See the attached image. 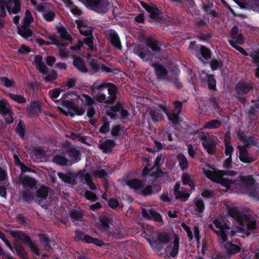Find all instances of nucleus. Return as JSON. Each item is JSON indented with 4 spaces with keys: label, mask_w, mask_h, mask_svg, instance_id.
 Wrapping results in <instances>:
<instances>
[{
    "label": "nucleus",
    "mask_w": 259,
    "mask_h": 259,
    "mask_svg": "<svg viewBox=\"0 0 259 259\" xmlns=\"http://www.w3.org/2000/svg\"><path fill=\"white\" fill-rule=\"evenodd\" d=\"M228 212L229 215L237 221L240 227L232 226L226 217H221L213 221V224L218 230L214 229L212 225L209 226V228L222 239L223 242L227 240L228 234L232 237L242 233L248 236L250 232L257 228L256 221L254 218L249 214L240 211L237 207H229Z\"/></svg>",
    "instance_id": "nucleus-1"
},
{
    "label": "nucleus",
    "mask_w": 259,
    "mask_h": 259,
    "mask_svg": "<svg viewBox=\"0 0 259 259\" xmlns=\"http://www.w3.org/2000/svg\"><path fill=\"white\" fill-rule=\"evenodd\" d=\"M135 54L139 56L143 61L148 62L154 68L157 79L164 80L168 74L167 70L161 64L155 62L152 54L146 55L141 49L135 51Z\"/></svg>",
    "instance_id": "nucleus-2"
},
{
    "label": "nucleus",
    "mask_w": 259,
    "mask_h": 259,
    "mask_svg": "<svg viewBox=\"0 0 259 259\" xmlns=\"http://www.w3.org/2000/svg\"><path fill=\"white\" fill-rule=\"evenodd\" d=\"M239 181L241 186L246 190L250 197L259 200V184L253 175H240Z\"/></svg>",
    "instance_id": "nucleus-3"
},
{
    "label": "nucleus",
    "mask_w": 259,
    "mask_h": 259,
    "mask_svg": "<svg viewBox=\"0 0 259 259\" xmlns=\"http://www.w3.org/2000/svg\"><path fill=\"white\" fill-rule=\"evenodd\" d=\"M9 233L13 238L21 241L26 245L30 249L31 252L37 256L40 255L39 249L35 241H33L31 237L22 231L10 230Z\"/></svg>",
    "instance_id": "nucleus-4"
},
{
    "label": "nucleus",
    "mask_w": 259,
    "mask_h": 259,
    "mask_svg": "<svg viewBox=\"0 0 259 259\" xmlns=\"http://www.w3.org/2000/svg\"><path fill=\"white\" fill-rule=\"evenodd\" d=\"M253 88V83L250 81H239L235 85V98L242 103L246 101L244 95L248 94Z\"/></svg>",
    "instance_id": "nucleus-5"
},
{
    "label": "nucleus",
    "mask_w": 259,
    "mask_h": 259,
    "mask_svg": "<svg viewBox=\"0 0 259 259\" xmlns=\"http://www.w3.org/2000/svg\"><path fill=\"white\" fill-rule=\"evenodd\" d=\"M10 3L14 4V7L12 8L9 4L5 0H0V16L3 18L5 17L6 15V8H7L9 13L17 14L21 10V2L20 0H9Z\"/></svg>",
    "instance_id": "nucleus-6"
},
{
    "label": "nucleus",
    "mask_w": 259,
    "mask_h": 259,
    "mask_svg": "<svg viewBox=\"0 0 259 259\" xmlns=\"http://www.w3.org/2000/svg\"><path fill=\"white\" fill-rule=\"evenodd\" d=\"M87 8L98 13H105L107 11V4L104 0H78Z\"/></svg>",
    "instance_id": "nucleus-7"
},
{
    "label": "nucleus",
    "mask_w": 259,
    "mask_h": 259,
    "mask_svg": "<svg viewBox=\"0 0 259 259\" xmlns=\"http://www.w3.org/2000/svg\"><path fill=\"white\" fill-rule=\"evenodd\" d=\"M146 45L148 48L150 49L151 51L153 52V53H151V52H148V53L146 54L144 52V48H138L137 49H141L146 55H149L152 54L153 56V59L154 58H158V56H160V52H161V48L160 46L158 43V41L153 38L151 37H147L146 39ZM136 50V49L135 50V51Z\"/></svg>",
    "instance_id": "nucleus-8"
},
{
    "label": "nucleus",
    "mask_w": 259,
    "mask_h": 259,
    "mask_svg": "<svg viewBox=\"0 0 259 259\" xmlns=\"http://www.w3.org/2000/svg\"><path fill=\"white\" fill-rule=\"evenodd\" d=\"M106 38L114 48L120 50L122 48L120 37L117 32L113 29H109L104 31Z\"/></svg>",
    "instance_id": "nucleus-9"
},
{
    "label": "nucleus",
    "mask_w": 259,
    "mask_h": 259,
    "mask_svg": "<svg viewBox=\"0 0 259 259\" xmlns=\"http://www.w3.org/2000/svg\"><path fill=\"white\" fill-rule=\"evenodd\" d=\"M242 9L252 10L259 13V0H234Z\"/></svg>",
    "instance_id": "nucleus-10"
},
{
    "label": "nucleus",
    "mask_w": 259,
    "mask_h": 259,
    "mask_svg": "<svg viewBox=\"0 0 259 259\" xmlns=\"http://www.w3.org/2000/svg\"><path fill=\"white\" fill-rule=\"evenodd\" d=\"M199 138L202 142V146H216L218 142L217 136H210L207 132L200 133Z\"/></svg>",
    "instance_id": "nucleus-11"
},
{
    "label": "nucleus",
    "mask_w": 259,
    "mask_h": 259,
    "mask_svg": "<svg viewBox=\"0 0 259 259\" xmlns=\"http://www.w3.org/2000/svg\"><path fill=\"white\" fill-rule=\"evenodd\" d=\"M26 112L29 117H37L41 112V107L39 102L36 101H32L26 107Z\"/></svg>",
    "instance_id": "nucleus-12"
},
{
    "label": "nucleus",
    "mask_w": 259,
    "mask_h": 259,
    "mask_svg": "<svg viewBox=\"0 0 259 259\" xmlns=\"http://www.w3.org/2000/svg\"><path fill=\"white\" fill-rule=\"evenodd\" d=\"M252 102L253 104L249 107L248 110V118L250 123H254L257 120L259 114V101Z\"/></svg>",
    "instance_id": "nucleus-13"
},
{
    "label": "nucleus",
    "mask_w": 259,
    "mask_h": 259,
    "mask_svg": "<svg viewBox=\"0 0 259 259\" xmlns=\"http://www.w3.org/2000/svg\"><path fill=\"white\" fill-rule=\"evenodd\" d=\"M237 138L243 144V146H255V139L252 136H248L245 133L240 130L236 133Z\"/></svg>",
    "instance_id": "nucleus-14"
},
{
    "label": "nucleus",
    "mask_w": 259,
    "mask_h": 259,
    "mask_svg": "<svg viewBox=\"0 0 259 259\" xmlns=\"http://www.w3.org/2000/svg\"><path fill=\"white\" fill-rule=\"evenodd\" d=\"M248 147H237L239 151V159L245 163H251L255 159L251 157L247 149Z\"/></svg>",
    "instance_id": "nucleus-15"
},
{
    "label": "nucleus",
    "mask_w": 259,
    "mask_h": 259,
    "mask_svg": "<svg viewBox=\"0 0 259 259\" xmlns=\"http://www.w3.org/2000/svg\"><path fill=\"white\" fill-rule=\"evenodd\" d=\"M89 64L90 68L95 73L99 72L100 70L107 73L112 72V70L111 68L107 67L104 64L99 63L95 59L91 60Z\"/></svg>",
    "instance_id": "nucleus-16"
},
{
    "label": "nucleus",
    "mask_w": 259,
    "mask_h": 259,
    "mask_svg": "<svg viewBox=\"0 0 259 259\" xmlns=\"http://www.w3.org/2000/svg\"><path fill=\"white\" fill-rule=\"evenodd\" d=\"M161 189L160 184L152 183L148 185L145 188H143L140 191V194L144 196H149L154 192H158Z\"/></svg>",
    "instance_id": "nucleus-17"
},
{
    "label": "nucleus",
    "mask_w": 259,
    "mask_h": 259,
    "mask_svg": "<svg viewBox=\"0 0 259 259\" xmlns=\"http://www.w3.org/2000/svg\"><path fill=\"white\" fill-rule=\"evenodd\" d=\"M99 221L101 223L100 229L102 231H108L110 225H112V217L110 214H105L100 217Z\"/></svg>",
    "instance_id": "nucleus-18"
},
{
    "label": "nucleus",
    "mask_w": 259,
    "mask_h": 259,
    "mask_svg": "<svg viewBox=\"0 0 259 259\" xmlns=\"http://www.w3.org/2000/svg\"><path fill=\"white\" fill-rule=\"evenodd\" d=\"M69 148L67 152L70 159V163H75L78 162L80 160L81 153L79 150H77L74 147H69Z\"/></svg>",
    "instance_id": "nucleus-19"
},
{
    "label": "nucleus",
    "mask_w": 259,
    "mask_h": 259,
    "mask_svg": "<svg viewBox=\"0 0 259 259\" xmlns=\"http://www.w3.org/2000/svg\"><path fill=\"white\" fill-rule=\"evenodd\" d=\"M108 87V98L111 104H113L117 99V88L112 83L107 82L106 88Z\"/></svg>",
    "instance_id": "nucleus-20"
},
{
    "label": "nucleus",
    "mask_w": 259,
    "mask_h": 259,
    "mask_svg": "<svg viewBox=\"0 0 259 259\" xmlns=\"http://www.w3.org/2000/svg\"><path fill=\"white\" fill-rule=\"evenodd\" d=\"M126 184L135 191L141 190L144 187L143 182L138 179H132L125 181Z\"/></svg>",
    "instance_id": "nucleus-21"
},
{
    "label": "nucleus",
    "mask_w": 259,
    "mask_h": 259,
    "mask_svg": "<svg viewBox=\"0 0 259 259\" xmlns=\"http://www.w3.org/2000/svg\"><path fill=\"white\" fill-rule=\"evenodd\" d=\"M66 7L70 9L72 14L75 16H81L82 15V11L76 6L72 0H62Z\"/></svg>",
    "instance_id": "nucleus-22"
},
{
    "label": "nucleus",
    "mask_w": 259,
    "mask_h": 259,
    "mask_svg": "<svg viewBox=\"0 0 259 259\" xmlns=\"http://www.w3.org/2000/svg\"><path fill=\"white\" fill-rule=\"evenodd\" d=\"M73 64L74 67L80 72L83 73L88 72L84 60L81 57L75 58L73 60Z\"/></svg>",
    "instance_id": "nucleus-23"
},
{
    "label": "nucleus",
    "mask_w": 259,
    "mask_h": 259,
    "mask_svg": "<svg viewBox=\"0 0 259 259\" xmlns=\"http://www.w3.org/2000/svg\"><path fill=\"white\" fill-rule=\"evenodd\" d=\"M241 245L233 244L231 241L227 242L224 247L228 254H235L241 251Z\"/></svg>",
    "instance_id": "nucleus-24"
},
{
    "label": "nucleus",
    "mask_w": 259,
    "mask_h": 259,
    "mask_svg": "<svg viewBox=\"0 0 259 259\" xmlns=\"http://www.w3.org/2000/svg\"><path fill=\"white\" fill-rule=\"evenodd\" d=\"M21 181L24 188H29L31 189L36 188L37 182L34 178L24 176Z\"/></svg>",
    "instance_id": "nucleus-25"
},
{
    "label": "nucleus",
    "mask_w": 259,
    "mask_h": 259,
    "mask_svg": "<svg viewBox=\"0 0 259 259\" xmlns=\"http://www.w3.org/2000/svg\"><path fill=\"white\" fill-rule=\"evenodd\" d=\"M9 102L6 99L0 100V113L3 116H7L8 114L12 113Z\"/></svg>",
    "instance_id": "nucleus-26"
},
{
    "label": "nucleus",
    "mask_w": 259,
    "mask_h": 259,
    "mask_svg": "<svg viewBox=\"0 0 259 259\" xmlns=\"http://www.w3.org/2000/svg\"><path fill=\"white\" fill-rule=\"evenodd\" d=\"M15 132L16 134L22 139H25L26 136V125L25 122L20 119L16 127Z\"/></svg>",
    "instance_id": "nucleus-27"
},
{
    "label": "nucleus",
    "mask_w": 259,
    "mask_h": 259,
    "mask_svg": "<svg viewBox=\"0 0 259 259\" xmlns=\"http://www.w3.org/2000/svg\"><path fill=\"white\" fill-rule=\"evenodd\" d=\"M53 161L58 165L66 166L69 165V160L63 155L56 154L53 157Z\"/></svg>",
    "instance_id": "nucleus-28"
},
{
    "label": "nucleus",
    "mask_w": 259,
    "mask_h": 259,
    "mask_svg": "<svg viewBox=\"0 0 259 259\" xmlns=\"http://www.w3.org/2000/svg\"><path fill=\"white\" fill-rule=\"evenodd\" d=\"M149 13L150 17L155 21L161 20V12L156 5H152L150 9L148 12Z\"/></svg>",
    "instance_id": "nucleus-29"
},
{
    "label": "nucleus",
    "mask_w": 259,
    "mask_h": 259,
    "mask_svg": "<svg viewBox=\"0 0 259 259\" xmlns=\"http://www.w3.org/2000/svg\"><path fill=\"white\" fill-rule=\"evenodd\" d=\"M58 176L62 181L66 184L72 185H75L77 184V181L75 178L69 175L62 172H58Z\"/></svg>",
    "instance_id": "nucleus-30"
},
{
    "label": "nucleus",
    "mask_w": 259,
    "mask_h": 259,
    "mask_svg": "<svg viewBox=\"0 0 259 259\" xmlns=\"http://www.w3.org/2000/svg\"><path fill=\"white\" fill-rule=\"evenodd\" d=\"M200 47H201V49L199 52L200 56L197 57L199 60L202 61V58L204 60L210 59L211 57V51L205 46L201 45Z\"/></svg>",
    "instance_id": "nucleus-31"
},
{
    "label": "nucleus",
    "mask_w": 259,
    "mask_h": 259,
    "mask_svg": "<svg viewBox=\"0 0 259 259\" xmlns=\"http://www.w3.org/2000/svg\"><path fill=\"white\" fill-rule=\"evenodd\" d=\"M222 125V122L219 119L210 120L205 123L203 127L205 129L212 130L219 128Z\"/></svg>",
    "instance_id": "nucleus-32"
},
{
    "label": "nucleus",
    "mask_w": 259,
    "mask_h": 259,
    "mask_svg": "<svg viewBox=\"0 0 259 259\" xmlns=\"http://www.w3.org/2000/svg\"><path fill=\"white\" fill-rule=\"evenodd\" d=\"M180 113L174 111L170 110V111L167 115L168 120L175 126H177L180 124Z\"/></svg>",
    "instance_id": "nucleus-33"
},
{
    "label": "nucleus",
    "mask_w": 259,
    "mask_h": 259,
    "mask_svg": "<svg viewBox=\"0 0 259 259\" xmlns=\"http://www.w3.org/2000/svg\"><path fill=\"white\" fill-rule=\"evenodd\" d=\"M206 77L207 78V83L208 89L209 90L216 91L217 89V81L214 78V75L212 74H206Z\"/></svg>",
    "instance_id": "nucleus-34"
},
{
    "label": "nucleus",
    "mask_w": 259,
    "mask_h": 259,
    "mask_svg": "<svg viewBox=\"0 0 259 259\" xmlns=\"http://www.w3.org/2000/svg\"><path fill=\"white\" fill-rule=\"evenodd\" d=\"M218 183L220 184L223 186L226 187L227 189H230V188L235 184V181L223 177V176L220 175L219 177Z\"/></svg>",
    "instance_id": "nucleus-35"
},
{
    "label": "nucleus",
    "mask_w": 259,
    "mask_h": 259,
    "mask_svg": "<svg viewBox=\"0 0 259 259\" xmlns=\"http://www.w3.org/2000/svg\"><path fill=\"white\" fill-rule=\"evenodd\" d=\"M14 248L17 255L20 259H28L27 256L28 254L22 246L18 245L15 242Z\"/></svg>",
    "instance_id": "nucleus-36"
},
{
    "label": "nucleus",
    "mask_w": 259,
    "mask_h": 259,
    "mask_svg": "<svg viewBox=\"0 0 259 259\" xmlns=\"http://www.w3.org/2000/svg\"><path fill=\"white\" fill-rule=\"evenodd\" d=\"M38 236L39 239L40 243L45 248H51L50 242L51 240L49 237L48 235L44 233L38 234Z\"/></svg>",
    "instance_id": "nucleus-37"
},
{
    "label": "nucleus",
    "mask_w": 259,
    "mask_h": 259,
    "mask_svg": "<svg viewBox=\"0 0 259 259\" xmlns=\"http://www.w3.org/2000/svg\"><path fill=\"white\" fill-rule=\"evenodd\" d=\"M57 32L60 34L61 38L68 40L69 41H72L71 36L68 32L67 29L63 26L58 27L57 28Z\"/></svg>",
    "instance_id": "nucleus-38"
},
{
    "label": "nucleus",
    "mask_w": 259,
    "mask_h": 259,
    "mask_svg": "<svg viewBox=\"0 0 259 259\" xmlns=\"http://www.w3.org/2000/svg\"><path fill=\"white\" fill-rule=\"evenodd\" d=\"M203 172L207 178L214 182H217L220 175L219 171L218 172L212 171L209 169H203Z\"/></svg>",
    "instance_id": "nucleus-39"
},
{
    "label": "nucleus",
    "mask_w": 259,
    "mask_h": 259,
    "mask_svg": "<svg viewBox=\"0 0 259 259\" xmlns=\"http://www.w3.org/2000/svg\"><path fill=\"white\" fill-rule=\"evenodd\" d=\"M210 65L211 70L215 71L221 69L222 68L223 64L219 57L218 58H213L210 60Z\"/></svg>",
    "instance_id": "nucleus-40"
},
{
    "label": "nucleus",
    "mask_w": 259,
    "mask_h": 259,
    "mask_svg": "<svg viewBox=\"0 0 259 259\" xmlns=\"http://www.w3.org/2000/svg\"><path fill=\"white\" fill-rule=\"evenodd\" d=\"M106 84L107 82L99 83L98 81L95 82L90 88L92 94H95L97 91H104L106 89Z\"/></svg>",
    "instance_id": "nucleus-41"
},
{
    "label": "nucleus",
    "mask_w": 259,
    "mask_h": 259,
    "mask_svg": "<svg viewBox=\"0 0 259 259\" xmlns=\"http://www.w3.org/2000/svg\"><path fill=\"white\" fill-rule=\"evenodd\" d=\"M194 204L195 206L196 210L199 213H202L203 212L205 205L203 200L200 198H195L194 200Z\"/></svg>",
    "instance_id": "nucleus-42"
},
{
    "label": "nucleus",
    "mask_w": 259,
    "mask_h": 259,
    "mask_svg": "<svg viewBox=\"0 0 259 259\" xmlns=\"http://www.w3.org/2000/svg\"><path fill=\"white\" fill-rule=\"evenodd\" d=\"M96 100L101 103L111 104L108 97H106L104 91L99 92L95 97Z\"/></svg>",
    "instance_id": "nucleus-43"
},
{
    "label": "nucleus",
    "mask_w": 259,
    "mask_h": 259,
    "mask_svg": "<svg viewBox=\"0 0 259 259\" xmlns=\"http://www.w3.org/2000/svg\"><path fill=\"white\" fill-rule=\"evenodd\" d=\"M48 188H49L46 186H41L36 191V196L42 200L46 199L48 195Z\"/></svg>",
    "instance_id": "nucleus-44"
},
{
    "label": "nucleus",
    "mask_w": 259,
    "mask_h": 259,
    "mask_svg": "<svg viewBox=\"0 0 259 259\" xmlns=\"http://www.w3.org/2000/svg\"><path fill=\"white\" fill-rule=\"evenodd\" d=\"M201 45L197 44L196 41H191L189 49L191 50V53L196 55L197 57L200 56L199 52L201 49Z\"/></svg>",
    "instance_id": "nucleus-45"
},
{
    "label": "nucleus",
    "mask_w": 259,
    "mask_h": 259,
    "mask_svg": "<svg viewBox=\"0 0 259 259\" xmlns=\"http://www.w3.org/2000/svg\"><path fill=\"white\" fill-rule=\"evenodd\" d=\"M173 243L174 245L170 252V255L172 257H176L178 254L179 249V238L178 236L175 237Z\"/></svg>",
    "instance_id": "nucleus-46"
},
{
    "label": "nucleus",
    "mask_w": 259,
    "mask_h": 259,
    "mask_svg": "<svg viewBox=\"0 0 259 259\" xmlns=\"http://www.w3.org/2000/svg\"><path fill=\"white\" fill-rule=\"evenodd\" d=\"M18 33L23 38L28 39L33 35V31L30 29L20 28L18 27Z\"/></svg>",
    "instance_id": "nucleus-47"
},
{
    "label": "nucleus",
    "mask_w": 259,
    "mask_h": 259,
    "mask_svg": "<svg viewBox=\"0 0 259 259\" xmlns=\"http://www.w3.org/2000/svg\"><path fill=\"white\" fill-rule=\"evenodd\" d=\"M7 96L12 100L19 104H24L26 100L24 96L20 95L14 94L12 93L8 94Z\"/></svg>",
    "instance_id": "nucleus-48"
},
{
    "label": "nucleus",
    "mask_w": 259,
    "mask_h": 259,
    "mask_svg": "<svg viewBox=\"0 0 259 259\" xmlns=\"http://www.w3.org/2000/svg\"><path fill=\"white\" fill-rule=\"evenodd\" d=\"M182 181L184 185H188L191 188L195 187V184L190 175L188 174H184L182 177Z\"/></svg>",
    "instance_id": "nucleus-49"
},
{
    "label": "nucleus",
    "mask_w": 259,
    "mask_h": 259,
    "mask_svg": "<svg viewBox=\"0 0 259 259\" xmlns=\"http://www.w3.org/2000/svg\"><path fill=\"white\" fill-rule=\"evenodd\" d=\"M102 122L103 125L100 128L99 132L101 134H105L110 131V123L107 118L104 117L102 118Z\"/></svg>",
    "instance_id": "nucleus-50"
},
{
    "label": "nucleus",
    "mask_w": 259,
    "mask_h": 259,
    "mask_svg": "<svg viewBox=\"0 0 259 259\" xmlns=\"http://www.w3.org/2000/svg\"><path fill=\"white\" fill-rule=\"evenodd\" d=\"M171 75L168 76L167 74L165 80L173 83L176 80H178L179 79L178 77L179 75L180 70L177 68H173L171 69Z\"/></svg>",
    "instance_id": "nucleus-51"
},
{
    "label": "nucleus",
    "mask_w": 259,
    "mask_h": 259,
    "mask_svg": "<svg viewBox=\"0 0 259 259\" xmlns=\"http://www.w3.org/2000/svg\"><path fill=\"white\" fill-rule=\"evenodd\" d=\"M77 82V80L75 78H68L67 81L63 82L61 86L62 90L64 91L66 89V88H71L74 87Z\"/></svg>",
    "instance_id": "nucleus-52"
},
{
    "label": "nucleus",
    "mask_w": 259,
    "mask_h": 259,
    "mask_svg": "<svg viewBox=\"0 0 259 259\" xmlns=\"http://www.w3.org/2000/svg\"><path fill=\"white\" fill-rule=\"evenodd\" d=\"M46 11V8H45V11L43 13L42 18L47 22H53L55 17L56 14L52 10Z\"/></svg>",
    "instance_id": "nucleus-53"
},
{
    "label": "nucleus",
    "mask_w": 259,
    "mask_h": 259,
    "mask_svg": "<svg viewBox=\"0 0 259 259\" xmlns=\"http://www.w3.org/2000/svg\"><path fill=\"white\" fill-rule=\"evenodd\" d=\"M23 199L27 202L30 203L33 200L34 197L33 193L30 190L26 189L22 194Z\"/></svg>",
    "instance_id": "nucleus-54"
},
{
    "label": "nucleus",
    "mask_w": 259,
    "mask_h": 259,
    "mask_svg": "<svg viewBox=\"0 0 259 259\" xmlns=\"http://www.w3.org/2000/svg\"><path fill=\"white\" fill-rule=\"evenodd\" d=\"M174 194L176 199H180L183 202L186 201L190 197L189 194L181 191H178V192H175Z\"/></svg>",
    "instance_id": "nucleus-55"
},
{
    "label": "nucleus",
    "mask_w": 259,
    "mask_h": 259,
    "mask_svg": "<svg viewBox=\"0 0 259 259\" xmlns=\"http://www.w3.org/2000/svg\"><path fill=\"white\" fill-rule=\"evenodd\" d=\"M174 194L176 199H180L183 202L186 201L190 197L189 194L181 191H178V192H175Z\"/></svg>",
    "instance_id": "nucleus-56"
},
{
    "label": "nucleus",
    "mask_w": 259,
    "mask_h": 259,
    "mask_svg": "<svg viewBox=\"0 0 259 259\" xmlns=\"http://www.w3.org/2000/svg\"><path fill=\"white\" fill-rule=\"evenodd\" d=\"M94 37L93 36V34H92L84 38L82 41L83 44H85L89 47V49L91 51H93L95 49V47L94 46Z\"/></svg>",
    "instance_id": "nucleus-57"
},
{
    "label": "nucleus",
    "mask_w": 259,
    "mask_h": 259,
    "mask_svg": "<svg viewBox=\"0 0 259 259\" xmlns=\"http://www.w3.org/2000/svg\"><path fill=\"white\" fill-rule=\"evenodd\" d=\"M150 115L153 121L157 122L162 117L163 114L160 110H154L150 112Z\"/></svg>",
    "instance_id": "nucleus-58"
},
{
    "label": "nucleus",
    "mask_w": 259,
    "mask_h": 259,
    "mask_svg": "<svg viewBox=\"0 0 259 259\" xmlns=\"http://www.w3.org/2000/svg\"><path fill=\"white\" fill-rule=\"evenodd\" d=\"M156 239L160 242L163 246L168 243L169 241V238L167 234L166 233H159L158 234Z\"/></svg>",
    "instance_id": "nucleus-59"
},
{
    "label": "nucleus",
    "mask_w": 259,
    "mask_h": 259,
    "mask_svg": "<svg viewBox=\"0 0 259 259\" xmlns=\"http://www.w3.org/2000/svg\"><path fill=\"white\" fill-rule=\"evenodd\" d=\"M179 165L182 170L188 167V161L185 156L183 154H179L178 156Z\"/></svg>",
    "instance_id": "nucleus-60"
},
{
    "label": "nucleus",
    "mask_w": 259,
    "mask_h": 259,
    "mask_svg": "<svg viewBox=\"0 0 259 259\" xmlns=\"http://www.w3.org/2000/svg\"><path fill=\"white\" fill-rule=\"evenodd\" d=\"M70 216L74 221H78L83 217V214L80 210L73 209L70 212Z\"/></svg>",
    "instance_id": "nucleus-61"
},
{
    "label": "nucleus",
    "mask_w": 259,
    "mask_h": 259,
    "mask_svg": "<svg viewBox=\"0 0 259 259\" xmlns=\"http://www.w3.org/2000/svg\"><path fill=\"white\" fill-rule=\"evenodd\" d=\"M57 78V72L55 70H52L51 73L46 76L44 80L46 82H51L56 79Z\"/></svg>",
    "instance_id": "nucleus-62"
},
{
    "label": "nucleus",
    "mask_w": 259,
    "mask_h": 259,
    "mask_svg": "<svg viewBox=\"0 0 259 259\" xmlns=\"http://www.w3.org/2000/svg\"><path fill=\"white\" fill-rule=\"evenodd\" d=\"M229 44L233 48L239 51L241 54L245 56H248L247 52L243 48L235 44V41L233 40H229Z\"/></svg>",
    "instance_id": "nucleus-63"
},
{
    "label": "nucleus",
    "mask_w": 259,
    "mask_h": 259,
    "mask_svg": "<svg viewBox=\"0 0 259 259\" xmlns=\"http://www.w3.org/2000/svg\"><path fill=\"white\" fill-rule=\"evenodd\" d=\"M0 81L6 88H10L14 86V81L6 76L1 77L0 78Z\"/></svg>",
    "instance_id": "nucleus-64"
}]
</instances>
